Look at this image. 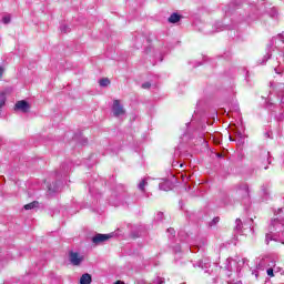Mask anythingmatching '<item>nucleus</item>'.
<instances>
[{"label": "nucleus", "instance_id": "f3484780", "mask_svg": "<svg viewBox=\"0 0 284 284\" xmlns=\"http://www.w3.org/2000/svg\"><path fill=\"white\" fill-rule=\"evenodd\" d=\"M168 185H170V182L161 183L160 190H164V192H168V190H170V187Z\"/></svg>", "mask_w": 284, "mask_h": 284}, {"label": "nucleus", "instance_id": "393cba45", "mask_svg": "<svg viewBox=\"0 0 284 284\" xmlns=\"http://www.w3.org/2000/svg\"><path fill=\"white\" fill-rule=\"evenodd\" d=\"M3 72H6V69L3 67H0V79L3 77Z\"/></svg>", "mask_w": 284, "mask_h": 284}, {"label": "nucleus", "instance_id": "20e7f679", "mask_svg": "<svg viewBox=\"0 0 284 284\" xmlns=\"http://www.w3.org/2000/svg\"><path fill=\"white\" fill-rule=\"evenodd\" d=\"M112 112L115 116H123L125 114V109H123L120 100L113 101Z\"/></svg>", "mask_w": 284, "mask_h": 284}, {"label": "nucleus", "instance_id": "423d86ee", "mask_svg": "<svg viewBox=\"0 0 284 284\" xmlns=\"http://www.w3.org/2000/svg\"><path fill=\"white\" fill-rule=\"evenodd\" d=\"M274 90L277 94V101L280 103V108H284V88H283V84H281V83L275 84Z\"/></svg>", "mask_w": 284, "mask_h": 284}, {"label": "nucleus", "instance_id": "5701e85b", "mask_svg": "<svg viewBox=\"0 0 284 284\" xmlns=\"http://www.w3.org/2000/svg\"><path fill=\"white\" fill-rule=\"evenodd\" d=\"M266 273H267V276L273 277V276H274V268H268V270L266 271Z\"/></svg>", "mask_w": 284, "mask_h": 284}, {"label": "nucleus", "instance_id": "9b49d317", "mask_svg": "<svg viewBox=\"0 0 284 284\" xmlns=\"http://www.w3.org/2000/svg\"><path fill=\"white\" fill-rule=\"evenodd\" d=\"M181 21V16L179 13H172L169 17V23H179Z\"/></svg>", "mask_w": 284, "mask_h": 284}, {"label": "nucleus", "instance_id": "2f4dec72", "mask_svg": "<svg viewBox=\"0 0 284 284\" xmlns=\"http://www.w3.org/2000/svg\"><path fill=\"white\" fill-rule=\"evenodd\" d=\"M282 244L284 245V242L282 241Z\"/></svg>", "mask_w": 284, "mask_h": 284}, {"label": "nucleus", "instance_id": "cd10ccee", "mask_svg": "<svg viewBox=\"0 0 284 284\" xmlns=\"http://www.w3.org/2000/svg\"><path fill=\"white\" fill-rule=\"evenodd\" d=\"M219 221H220L219 217L213 219V223H214V224L219 223Z\"/></svg>", "mask_w": 284, "mask_h": 284}, {"label": "nucleus", "instance_id": "412c9836", "mask_svg": "<svg viewBox=\"0 0 284 284\" xmlns=\"http://www.w3.org/2000/svg\"><path fill=\"white\" fill-rule=\"evenodd\" d=\"M151 85L152 84L150 82H145V83L142 84V88H143V90H148V89L151 88Z\"/></svg>", "mask_w": 284, "mask_h": 284}, {"label": "nucleus", "instance_id": "6ab92c4d", "mask_svg": "<svg viewBox=\"0 0 284 284\" xmlns=\"http://www.w3.org/2000/svg\"><path fill=\"white\" fill-rule=\"evenodd\" d=\"M274 70H275L276 74H283V72H284V69L281 65L276 67Z\"/></svg>", "mask_w": 284, "mask_h": 284}, {"label": "nucleus", "instance_id": "6e6552de", "mask_svg": "<svg viewBox=\"0 0 284 284\" xmlns=\"http://www.w3.org/2000/svg\"><path fill=\"white\" fill-rule=\"evenodd\" d=\"M14 110H19L20 112H29L30 111V103L26 100H20L16 103Z\"/></svg>", "mask_w": 284, "mask_h": 284}, {"label": "nucleus", "instance_id": "1a4fd4ad", "mask_svg": "<svg viewBox=\"0 0 284 284\" xmlns=\"http://www.w3.org/2000/svg\"><path fill=\"white\" fill-rule=\"evenodd\" d=\"M70 262L72 265H81V263H83V255H81L77 252H71L70 253Z\"/></svg>", "mask_w": 284, "mask_h": 284}, {"label": "nucleus", "instance_id": "4468645a", "mask_svg": "<svg viewBox=\"0 0 284 284\" xmlns=\"http://www.w3.org/2000/svg\"><path fill=\"white\" fill-rule=\"evenodd\" d=\"M99 84L101 88H108V85H110V79L103 78L99 81Z\"/></svg>", "mask_w": 284, "mask_h": 284}, {"label": "nucleus", "instance_id": "4be33fe9", "mask_svg": "<svg viewBox=\"0 0 284 284\" xmlns=\"http://www.w3.org/2000/svg\"><path fill=\"white\" fill-rule=\"evenodd\" d=\"M155 221H163V213L159 212L156 214Z\"/></svg>", "mask_w": 284, "mask_h": 284}, {"label": "nucleus", "instance_id": "c85d7f7f", "mask_svg": "<svg viewBox=\"0 0 284 284\" xmlns=\"http://www.w3.org/2000/svg\"><path fill=\"white\" fill-rule=\"evenodd\" d=\"M168 232H170L171 234H174V229H168Z\"/></svg>", "mask_w": 284, "mask_h": 284}, {"label": "nucleus", "instance_id": "f8f14e48", "mask_svg": "<svg viewBox=\"0 0 284 284\" xmlns=\"http://www.w3.org/2000/svg\"><path fill=\"white\" fill-rule=\"evenodd\" d=\"M268 16L272 18V19H277L278 18V10H276V8H271L268 11H267Z\"/></svg>", "mask_w": 284, "mask_h": 284}, {"label": "nucleus", "instance_id": "7ed1b4c3", "mask_svg": "<svg viewBox=\"0 0 284 284\" xmlns=\"http://www.w3.org/2000/svg\"><path fill=\"white\" fill-rule=\"evenodd\" d=\"M260 161V168H263L264 170H267L270 163H272V161L270 160V152L267 151H262L258 158Z\"/></svg>", "mask_w": 284, "mask_h": 284}, {"label": "nucleus", "instance_id": "dca6fc26", "mask_svg": "<svg viewBox=\"0 0 284 284\" xmlns=\"http://www.w3.org/2000/svg\"><path fill=\"white\" fill-rule=\"evenodd\" d=\"M37 205H39V202H31V203L24 205V210H34V207H37Z\"/></svg>", "mask_w": 284, "mask_h": 284}, {"label": "nucleus", "instance_id": "ddd939ff", "mask_svg": "<svg viewBox=\"0 0 284 284\" xmlns=\"http://www.w3.org/2000/svg\"><path fill=\"white\" fill-rule=\"evenodd\" d=\"M235 230L236 232H243V222L241 221V219L235 220Z\"/></svg>", "mask_w": 284, "mask_h": 284}, {"label": "nucleus", "instance_id": "a878e982", "mask_svg": "<svg viewBox=\"0 0 284 284\" xmlns=\"http://www.w3.org/2000/svg\"><path fill=\"white\" fill-rule=\"evenodd\" d=\"M61 31H62V32H68V27L62 26V27H61Z\"/></svg>", "mask_w": 284, "mask_h": 284}, {"label": "nucleus", "instance_id": "f03ea898", "mask_svg": "<svg viewBox=\"0 0 284 284\" xmlns=\"http://www.w3.org/2000/svg\"><path fill=\"white\" fill-rule=\"evenodd\" d=\"M247 262L246 258H241V257H236V258H227L226 260V265L224 266L225 270H227L229 272H239L241 271V267H243V265H245V263Z\"/></svg>", "mask_w": 284, "mask_h": 284}, {"label": "nucleus", "instance_id": "c756f323", "mask_svg": "<svg viewBox=\"0 0 284 284\" xmlns=\"http://www.w3.org/2000/svg\"><path fill=\"white\" fill-rule=\"evenodd\" d=\"M163 280L161 277L158 278V284H162Z\"/></svg>", "mask_w": 284, "mask_h": 284}, {"label": "nucleus", "instance_id": "0eeeda50", "mask_svg": "<svg viewBox=\"0 0 284 284\" xmlns=\"http://www.w3.org/2000/svg\"><path fill=\"white\" fill-rule=\"evenodd\" d=\"M109 239H112V234H97L92 237V243L99 245L101 243H105Z\"/></svg>", "mask_w": 284, "mask_h": 284}, {"label": "nucleus", "instance_id": "a211bd4d", "mask_svg": "<svg viewBox=\"0 0 284 284\" xmlns=\"http://www.w3.org/2000/svg\"><path fill=\"white\" fill-rule=\"evenodd\" d=\"M276 41H280V43H284V37L282 34L277 36L272 40V43H276Z\"/></svg>", "mask_w": 284, "mask_h": 284}, {"label": "nucleus", "instance_id": "9d476101", "mask_svg": "<svg viewBox=\"0 0 284 284\" xmlns=\"http://www.w3.org/2000/svg\"><path fill=\"white\" fill-rule=\"evenodd\" d=\"M92 283V275L84 273L81 277H80V284H91Z\"/></svg>", "mask_w": 284, "mask_h": 284}, {"label": "nucleus", "instance_id": "bb28decb", "mask_svg": "<svg viewBox=\"0 0 284 284\" xmlns=\"http://www.w3.org/2000/svg\"><path fill=\"white\" fill-rule=\"evenodd\" d=\"M263 194H267V189L265 186H262Z\"/></svg>", "mask_w": 284, "mask_h": 284}, {"label": "nucleus", "instance_id": "f257e3e1", "mask_svg": "<svg viewBox=\"0 0 284 284\" xmlns=\"http://www.w3.org/2000/svg\"><path fill=\"white\" fill-rule=\"evenodd\" d=\"M276 234H278V236H281V234L284 236V209H278L275 212L274 219L268 226V233H266V243L268 244L271 241H278Z\"/></svg>", "mask_w": 284, "mask_h": 284}, {"label": "nucleus", "instance_id": "2eb2a0df", "mask_svg": "<svg viewBox=\"0 0 284 284\" xmlns=\"http://www.w3.org/2000/svg\"><path fill=\"white\" fill-rule=\"evenodd\" d=\"M145 185H148V180H142L140 183H139V190L141 192H145Z\"/></svg>", "mask_w": 284, "mask_h": 284}, {"label": "nucleus", "instance_id": "b1692460", "mask_svg": "<svg viewBox=\"0 0 284 284\" xmlns=\"http://www.w3.org/2000/svg\"><path fill=\"white\" fill-rule=\"evenodd\" d=\"M271 57H272L271 53H267L266 55H264V60L262 63H265L267 60H270Z\"/></svg>", "mask_w": 284, "mask_h": 284}, {"label": "nucleus", "instance_id": "7c9ffc66", "mask_svg": "<svg viewBox=\"0 0 284 284\" xmlns=\"http://www.w3.org/2000/svg\"><path fill=\"white\" fill-rule=\"evenodd\" d=\"M114 284H125V283H123L122 281H118Z\"/></svg>", "mask_w": 284, "mask_h": 284}, {"label": "nucleus", "instance_id": "39448f33", "mask_svg": "<svg viewBox=\"0 0 284 284\" xmlns=\"http://www.w3.org/2000/svg\"><path fill=\"white\" fill-rule=\"evenodd\" d=\"M237 196L242 199H250V186L246 183H242L236 189Z\"/></svg>", "mask_w": 284, "mask_h": 284}, {"label": "nucleus", "instance_id": "aec40b11", "mask_svg": "<svg viewBox=\"0 0 284 284\" xmlns=\"http://www.w3.org/2000/svg\"><path fill=\"white\" fill-rule=\"evenodd\" d=\"M10 20H11L10 16L2 17V23L8 24V23H10Z\"/></svg>", "mask_w": 284, "mask_h": 284}]
</instances>
